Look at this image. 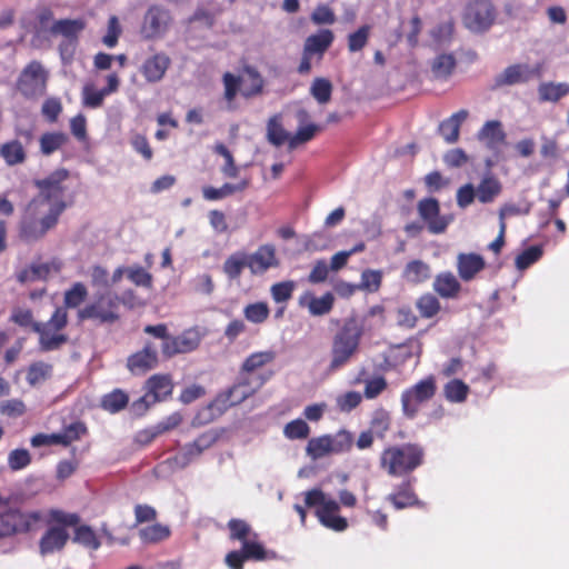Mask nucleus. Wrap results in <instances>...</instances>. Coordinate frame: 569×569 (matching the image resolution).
Returning a JSON list of instances; mask_svg holds the SVG:
<instances>
[{"instance_id":"obj_36","label":"nucleus","mask_w":569,"mask_h":569,"mask_svg":"<svg viewBox=\"0 0 569 569\" xmlns=\"http://www.w3.org/2000/svg\"><path fill=\"white\" fill-rule=\"evenodd\" d=\"M244 77H241V94L246 98L261 92L263 79L253 68H246Z\"/></svg>"},{"instance_id":"obj_33","label":"nucleus","mask_w":569,"mask_h":569,"mask_svg":"<svg viewBox=\"0 0 569 569\" xmlns=\"http://www.w3.org/2000/svg\"><path fill=\"white\" fill-rule=\"evenodd\" d=\"M501 183L492 176H486L476 188L477 198L481 203L492 202L501 192Z\"/></svg>"},{"instance_id":"obj_20","label":"nucleus","mask_w":569,"mask_h":569,"mask_svg":"<svg viewBox=\"0 0 569 569\" xmlns=\"http://www.w3.org/2000/svg\"><path fill=\"white\" fill-rule=\"evenodd\" d=\"M158 365L157 347L152 343H146L142 350L131 355L128 358L127 367L133 375H143L156 368Z\"/></svg>"},{"instance_id":"obj_55","label":"nucleus","mask_w":569,"mask_h":569,"mask_svg":"<svg viewBox=\"0 0 569 569\" xmlns=\"http://www.w3.org/2000/svg\"><path fill=\"white\" fill-rule=\"evenodd\" d=\"M370 30L371 27L365 24L348 36V49L350 52H357L365 48L370 36Z\"/></svg>"},{"instance_id":"obj_49","label":"nucleus","mask_w":569,"mask_h":569,"mask_svg":"<svg viewBox=\"0 0 569 569\" xmlns=\"http://www.w3.org/2000/svg\"><path fill=\"white\" fill-rule=\"evenodd\" d=\"M170 535V529L161 523H154L142 528L139 536L142 541L153 543L164 540Z\"/></svg>"},{"instance_id":"obj_40","label":"nucleus","mask_w":569,"mask_h":569,"mask_svg":"<svg viewBox=\"0 0 569 569\" xmlns=\"http://www.w3.org/2000/svg\"><path fill=\"white\" fill-rule=\"evenodd\" d=\"M276 358L273 350H264L251 353L242 363L243 372H253L254 370L272 362Z\"/></svg>"},{"instance_id":"obj_21","label":"nucleus","mask_w":569,"mask_h":569,"mask_svg":"<svg viewBox=\"0 0 569 569\" xmlns=\"http://www.w3.org/2000/svg\"><path fill=\"white\" fill-rule=\"evenodd\" d=\"M68 539L69 533L63 527L53 526L49 528L40 539V553L47 556L62 550Z\"/></svg>"},{"instance_id":"obj_28","label":"nucleus","mask_w":569,"mask_h":569,"mask_svg":"<svg viewBox=\"0 0 569 569\" xmlns=\"http://www.w3.org/2000/svg\"><path fill=\"white\" fill-rule=\"evenodd\" d=\"M249 186L248 179H242L238 183H224L220 188L203 187L202 194L206 200L217 201L227 198L236 192H241Z\"/></svg>"},{"instance_id":"obj_46","label":"nucleus","mask_w":569,"mask_h":569,"mask_svg":"<svg viewBox=\"0 0 569 569\" xmlns=\"http://www.w3.org/2000/svg\"><path fill=\"white\" fill-rule=\"evenodd\" d=\"M0 154L10 166L20 163L24 160L23 147L17 140L4 143L0 149Z\"/></svg>"},{"instance_id":"obj_61","label":"nucleus","mask_w":569,"mask_h":569,"mask_svg":"<svg viewBox=\"0 0 569 569\" xmlns=\"http://www.w3.org/2000/svg\"><path fill=\"white\" fill-rule=\"evenodd\" d=\"M542 256V250L538 246H532L526 249L516 258V267L518 270H525L532 263L538 261Z\"/></svg>"},{"instance_id":"obj_9","label":"nucleus","mask_w":569,"mask_h":569,"mask_svg":"<svg viewBox=\"0 0 569 569\" xmlns=\"http://www.w3.org/2000/svg\"><path fill=\"white\" fill-rule=\"evenodd\" d=\"M436 393V383L432 377L420 380L411 388L406 389L401 395V407L403 415L413 419L420 406L430 400Z\"/></svg>"},{"instance_id":"obj_14","label":"nucleus","mask_w":569,"mask_h":569,"mask_svg":"<svg viewBox=\"0 0 569 569\" xmlns=\"http://www.w3.org/2000/svg\"><path fill=\"white\" fill-rule=\"evenodd\" d=\"M419 217L425 221L432 234L443 233L453 220V217L440 214V206L435 198H425L417 206Z\"/></svg>"},{"instance_id":"obj_11","label":"nucleus","mask_w":569,"mask_h":569,"mask_svg":"<svg viewBox=\"0 0 569 569\" xmlns=\"http://www.w3.org/2000/svg\"><path fill=\"white\" fill-rule=\"evenodd\" d=\"M172 392V382L169 376L154 375L147 381V392L132 403V410L142 415L151 405L164 400Z\"/></svg>"},{"instance_id":"obj_48","label":"nucleus","mask_w":569,"mask_h":569,"mask_svg":"<svg viewBox=\"0 0 569 569\" xmlns=\"http://www.w3.org/2000/svg\"><path fill=\"white\" fill-rule=\"evenodd\" d=\"M88 290L81 282H76L64 292L63 308H78L87 298Z\"/></svg>"},{"instance_id":"obj_56","label":"nucleus","mask_w":569,"mask_h":569,"mask_svg":"<svg viewBox=\"0 0 569 569\" xmlns=\"http://www.w3.org/2000/svg\"><path fill=\"white\" fill-rule=\"evenodd\" d=\"M417 308L422 317L432 318L439 312L440 303L433 295L427 293L418 299Z\"/></svg>"},{"instance_id":"obj_1","label":"nucleus","mask_w":569,"mask_h":569,"mask_svg":"<svg viewBox=\"0 0 569 569\" xmlns=\"http://www.w3.org/2000/svg\"><path fill=\"white\" fill-rule=\"evenodd\" d=\"M61 216V207L51 209L40 200H31L19 222V236L27 242L42 239L47 232L53 229Z\"/></svg>"},{"instance_id":"obj_60","label":"nucleus","mask_w":569,"mask_h":569,"mask_svg":"<svg viewBox=\"0 0 569 569\" xmlns=\"http://www.w3.org/2000/svg\"><path fill=\"white\" fill-rule=\"evenodd\" d=\"M283 433L289 439H305L310 433L308 423L302 419H296L287 423Z\"/></svg>"},{"instance_id":"obj_35","label":"nucleus","mask_w":569,"mask_h":569,"mask_svg":"<svg viewBox=\"0 0 569 569\" xmlns=\"http://www.w3.org/2000/svg\"><path fill=\"white\" fill-rule=\"evenodd\" d=\"M261 386L258 383L256 387H252L248 379L241 378L236 385H233L227 395V401L230 406H236L241 403L243 400L249 398L251 395L256 392V390Z\"/></svg>"},{"instance_id":"obj_6","label":"nucleus","mask_w":569,"mask_h":569,"mask_svg":"<svg viewBox=\"0 0 569 569\" xmlns=\"http://www.w3.org/2000/svg\"><path fill=\"white\" fill-rule=\"evenodd\" d=\"M353 443V436L346 429L335 435H323L311 438L306 447L307 456L318 460L329 455H339L349 451Z\"/></svg>"},{"instance_id":"obj_62","label":"nucleus","mask_w":569,"mask_h":569,"mask_svg":"<svg viewBox=\"0 0 569 569\" xmlns=\"http://www.w3.org/2000/svg\"><path fill=\"white\" fill-rule=\"evenodd\" d=\"M30 462L31 457L27 449H14L8 456V466L13 471L24 469Z\"/></svg>"},{"instance_id":"obj_12","label":"nucleus","mask_w":569,"mask_h":569,"mask_svg":"<svg viewBox=\"0 0 569 569\" xmlns=\"http://www.w3.org/2000/svg\"><path fill=\"white\" fill-rule=\"evenodd\" d=\"M218 440V435L213 431H208L200 435L193 442L184 445L180 452L166 462L173 469H184L193 460L202 455V452L211 448Z\"/></svg>"},{"instance_id":"obj_25","label":"nucleus","mask_w":569,"mask_h":569,"mask_svg":"<svg viewBox=\"0 0 569 569\" xmlns=\"http://www.w3.org/2000/svg\"><path fill=\"white\" fill-rule=\"evenodd\" d=\"M485 261L481 256L476 253H460L457 259V268L462 280L469 281L482 270Z\"/></svg>"},{"instance_id":"obj_53","label":"nucleus","mask_w":569,"mask_h":569,"mask_svg":"<svg viewBox=\"0 0 569 569\" xmlns=\"http://www.w3.org/2000/svg\"><path fill=\"white\" fill-rule=\"evenodd\" d=\"M73 541L93 550L100 547V541L89 526H80L74 531Z\"/></svg>"},{"instance_id":"obj_27","label":"nucleus","mask_w":569,"mask_h":569,"mask_svg":"<svg viewBox=\"0 0 569 569\" xmlns=\"http://www.w3.org/2000/svg\"><path fill=\"white\" fill-rule=\"evenodd\" d=\"M83 29L84 22L81 19H61L52 23L50 32L54 36H62L64 40H78V34Z\"/></svg>"},{"instance_id":"obj_17","label":"nucleus","mask_w":569,"mask_h":569,"mask_svg":"<svg viewBox=\"0 0 569 569\" xmlns=\"http://www.w3.org/2000/svg\"><path fill=\"white\" fill-rule=\"evenodd\" d=\"M201 339L202 333L198 328L187 329L179 336H171L166 343H162V353L166 357H172L177 353L191 352L198 348Z\"/></svg>"},{"instance_id":"obj_2","label":"nucleus","mask_w":569,"mask_h":569,"mask_svg":"<svg viewBox=\"0 0 569 569\" xmlns=\"http://www.w3.org/2000/svg\"><path fill=\"white\" fill-rule=\"evenodd\" d=\"M361 337L362 328L355 319L345 321L332 338L328 366L330 372H336L351 362L358 353Z\"/></svg>"},{"instance_id":"obj_5","label":"nucleus","mask_w":569,"mask_h":569,"mask_svg":"<svg viewBox=\"0 0 569 569\" xmlns=\"http://www.w3.org/2000/svg\"><path fill=\"white\" fill-rule=\"evenodd\" d=\"M307 507H317L316 515L319 521L327 528L335 531H345L348 527L346 518L338 516L339 503L320 489H311L305 492Z\"/></svg>"},{"instance_id":"obj_7","label":"nucleus","mask_w":569,"mask_h":569,"mask_svg":"<svg viewBox=\"0 0 569 569\" xmlns=\"http://www.w3.org/2000/svg\"><path fill=\"white\" fill-rule=\"evenodd\" d=\"M49 73L39 61H31L21 71L18 91L27 99H38L46 93Z\"/></svg>"},{"instance_id":"obj_8","label":"nucleus","mask_w":569,"mask_h":569,"mask_svg":"<svg viewBox=\"0 0 569 569\" xmlns=\"http://www.w3.org/2000/svg\"><path fill=\"white\" fill-rule=\"evenodd\" d=\"M119 298L111 292L102 293L96 301L79 309V320L93 319L101 323L114 322L118 318Z\"/></svg>"},{"instance_id":"obj_34","label":"nucleus","mask_w":569,"mask_h":569,"mask_svg":"<svg viewBox=\"0 0 569 569\" xmlns=\"http://www.w3.org/2000/svg\"><path fill=\"white\" fill-rule=\"evenodd\" d=\"M58 271L59 264L56 262L37 263L21 271L18 274V279L20 282L33 281L37 279H47L52 272L57 273Z\"/></svg>"},{"instance_id":"obj_44","label":"nucleus","mask_w":569,"mask_h":569,"mask_svg":"<svg viewBox=\"0 0 569 569\" xmlns=\"http://www.w3.org/2000/svg\"><path fill=\"white\" fill-rule=\"evenodd\" d=\"M445 396L450 402H463L468 396L469 387L462 380L453 379L445 386Z\"/></svg>"},{"instance_id":"obj_24","label":"nucleus","mask_w":569,"mask_h":569,"mask_svg":"<svg viewBox=\"0 0 569 569\" xmlns=\"http://www.w3.org/2000/svg\"><path fill=\"white\" fill-rule=\"evenodd\" d=\"M33 331L39 333V343L42 350L51 351L59 349L67 342L68 337L58 330L46 328L42 322L33 323Z\"/></svg>"},{"instance_id":"obj_39","label":"nucleus","mask_w":569,"mask_h":569,"mask_svg":"<svg viewBox=\"0 0 569 569\" xmlns=\"http://www.w3.org/2000/svg\"><path fill=\"white\" fill-rule=\"evenodd\" d=\"M267 138L273 146H281L286 141L289 142L291 136L282 128L280 116H273L269 119L267 124Z\"/></svg>"},{"instance_id":"obj_31","label":"nucleus","mask_w":569,"mask_h":569,"mask_svg":"<svg viewBox=\"0 0 569 569\" xmlns=\"http://www.w3.org/2000/svg\"><path fill=\"white\" fill-rule=\"evenodd\" d=\"M433 289L442 298H455L460 291V283L451 272H442L436 277Z\"/></svg>"},{"instance_id":"obj_58","label":"nucleus","mask_w":569,"mask_h":569,"mask_svg":"<svg viewBox=\"0 0 569 569\" xmlns=\"http://www.w3.org/2000/svg\"><path fill=\"white\" fill-rule=\"evenodd\" d=\"M52 367L46 362H36L30 366L27 375V380L30 385L34 386L46 380L51 376Z\"/></svg>"},{"instance_id":"obj_45","label":"nucleus","mask_w":569,"mask_h":569,"mask_svg":"<svg viewBox=\"0 0 569 569\" xmlns=\"http://www.w3.org/2000/svg\"><path fill=\"white\" fill-rule=\"evenodd\" d=\"M228 528L230 530V538L241 541V545L252 537L257 538V533L253 532L251 527L241 519H231L228 522Z\"/></svg>"},{"instance_id":"obj_51","label":"nucleus","mask_w":569,"mask_h":569,"mask_svg":"<svg viewBox=\"0 0 569 569\" xmlns=\"http://www.w3.org/2000/svg\"><path fill=\"white\" fill-rule=\"evenodd\" d=\"M332 84L328 79L316 78L310 87L311 96L321 104L331 98Z\"/></svg>"},{"instance_id":"obj_22","label":"nucleus","mask_w":569,"mask_h":569,"mask_svg":"<svg viewBox=\"0 0 569 569\" xmlns=\"http://www.w3.org/2000/svg\"><path fill=\"white\" fill-rule=\"evenodd\" d=\"M170 58L166 53H156L141 66V73L148 82H159L170 66Z\"/></svg>"},{"instance_id":"obj_15","label":"nucleus","mask_w":569,"mask_h":569,"mask_svg":"<svg viewBox=\"0 0 569 569\" xmlns=\"http://www.w3.org/2000/svg\"><path fill=\"white\" fill-rule=\"evenodd\" d=\"M171 21L169 10L160 6H152L143 17L141 33L146 39L161 38L168 31Z\"/></svg>"},{"instance_id":"obj_37","label":"nucleus","mask_w":569,"mask_h":569,"mask_svg":"<svg viewBox=\"0 0 569 569\" xmlns=\"http://www.w3.org/2000/svg\"><path fill=\"white\" fill-rule=\"evenodd\" d=\"M430 277V268L421 260H413L407 263L403 270V278L412 283L423 282Z\"/></svg>"},{"instance_id":"obj_47","label":"nucleus","mask_w":569,"mask_h":569,"mask_svg":"<svg viewBox=\"0 0 569 569\" xmlns=\"http://www.w3.org/2000/svg\"><path fill=\"white\" fill-rule=\"evenodd\" d=\"M456 66V59L452 54H439L435 58L431 70L436 78H447Z\"/></svg>"},{"instance_id":"obj_52","label":"nucleus","mask_w":569,"mask_h":569,"mask_svg":"<svg viewBox=\"0 0 569 569\" xmlns=\"http://www.w3.org/2000/svg\"><path fill=\"white\" fill-rule=\"evenodd\" d=\"M86 432V427L81 422H73L63 428L62 431L57 432V443L68 446L72 441L78 440L81 435Z\"/></svg>"},{"instance_id":"obj_64","label":"nucleus","mask_w":569,"mask_h":569,"mask_svg":"<svg viewBox=\"0 0 569 569\" xmlns=\"http://www.w3.org/2000/svg\"><path fill=\"white\" fill-rule=\"evenodd\" d=\"M61 111V101L56 97L46 99L41 107V113L49 122H56Z\"/></svg>"},{"instance_id":"obj_19","label":"nucleus","mask_w":569,"mask_h":569,"mask_svg":"<svg viewBox=\"0 0 569 569\" xmlns=\"http://www.w3.org/2000/svg\"><path fill=\"white\" fill-rule=\"evenodd\" d=\"M540 67H531L525 63H518L507 67L501 73L495 78L497 87L512 86L527 82L535 76H539Z\"/></svg>"},{"instance_id":"obj_54","label":"nucleus","mask_w":569,"mask_h":569,"mask_svg":"<svg viewBox=\"0 0 569 569\" xmlns=\"http://www.w3.org/2000/svg\"><path fill=\"white\" fill-rule=\"evenodd\" d=\"M269 313L270 310L266 302L250 303L243 309L246 319L252 323H262Z\"/></svg>"},{"instance_id":"obj_32","label":"nucleus","mask_w":569,"mask_h":569,"mask_svg":"<svg viewBox=\"0 0 569 569\" xmlns=\"http://www.w3.org/2000/svg\"><path fill=\"white\" fill-rule=\"evenodd\" d=\"M506 134L501 123L497 120L487 121L478 132V139L486 142L489 148H495L505 141Z\"/></svg>"},{"instance_id":"obj_16","label":"nucleus","mask_w":569,"mask_h":569,"mask_svg":"<svg viewBox=\"0 0 569 569\" xmlns=\"http://www.w3.org/2000/svg\"><path fill=\"white\" fill-rule=\"evenodd\" d=\"M274 552H268L263 546L257 540L251 538L242 543L240 551L234 550L226 556V563L230 569H243V561L247 559L264 560L274 559Z\"/></svg>"},{"instance_id":"obj_63","label":"nucleus","mask_w":569,"mask_h":569,"mask_svg":"<svg viewBox=\"0 0 569 569\" xmlns=\"http://www.w3.org/2000/svg\"><path fill=\"white\" fill-rule=\"evenodd\" d=\"M295 282L293 281H282L271 286L270 292L272 299L277 302H286L288 301L293 292Z\"/></svg>"},{"instance_id":"obj_50","label":"nucleus","mask_w":569,"mask_h":569,"mask_svg":"<svg viewBox=\"0 0 569 569\" xmlns=\"http://www.w3.org/2000/svg\"><path fill=\"white\" fill-rule=\"evenodd\" d=\"M128 403V396L121 390H114L102 398L101 406L109 412H118Z\"/></svg>"},{"instance_id":"obj_13","label":"nucleus","mask_w":569,"mask_h":569,"mask_svg":"<svg viewBox=\"0 0 569 569\" xmlns=\"http://www.w3.org/2000/svg\"><path fill=\"white\" fill-rule=\"evenodd\" d=\"M495 20V9L490 0H472L466 8L465 26L472 32H483Z\"/></svg>"},{"instance_id":"obj_41","label":"nucleus","mask_w":569,"mask_h":569,"mask_svg":"<svg viewBox=\"0 0 569 569\" xmlns=\"http://www.w3.org/2000/svg\"><path fill=\"white\" fill-rule=\"evenodd\" d=\"M300 243L306 251H321L329 247L330 237L326 231H317L309 236H303Z\"/></svg>"},{"instance_id":"obj_57","label":"nucleus","mask_w":569,"mask_h":569,"mask_svg":"<svg viewBox=\"0 0 569 569\" xmlns=\"http://www.w3.org/2000/svg\"><path fill=\"white\" fill-rule=\"evenodd\" d=\"M319 130V127L313 123H309L306 126H300L295 136H291L289 139V149L293 150L299 144L310 141L316 132Z\"/></svg>"},{"instance_id":"obj_42","label":"nucleus","mask_w":569,"mask_h":569,"mask_svg":"<svg viewBox=\"0 0 569 569\" xmlns=\"http://www.w3.org/2000/svg\"><path fill=\"white\" fill-rule=\"evenodd\" d=\"M388 500L391 501L397 509H403L419 503L409 483L402 485L397 492L389 495Z\"/></svg>"},{"instance_id":"obj_59","label":"nucleus","mask_w":569,"mask_h":569,"mask_svg":"<svg viewBox=\"0 0 569 569\" xmlns=\"http://www.w3.org/2000/svg\"><path fill=\"white\" fill-rule=\"evenodd\" d=\"M214 151L224 158V164L221 167V172L229 178H236L239 173V168L236 166L231 152L222 143L214 147Z\"/></svg>"},{"instance_id":"obj_26","label":"nucleus","mask_w":569,"mask_h":569,"mask_svg":"<svg viewBox=\"0 0 569 569\" xmlns=\"http://www.w3.org/2000/svg\"><path fill=\"white\" fill-rule=\"evenodd\" d=\"M468 114L467 110L461 109L440 123L439 132L446 142L453 143L458 140L460 126L468 118Z\"/></svg>"},{"instance_id":"obj_29","label":"nucleus","mask_w":569,"mask_h":569,"mask_svg":"<svg viewBox=\"0 0 569 569\" xmlns=\"http://www.w3.org/2000/svg\"><path fill=\"white\" fill-rule=\"evenodd\" d=\"M333 41V33L328 29H322L316 34H311L306 39L303 50L307 54L322 53L331 46Z\"/></svg>"},{"instance_id":"obj_10","label":"nucleus","mask_w":569,"mask_h":569,"mask_svg":"<svg viewBox=\"0 0 569 569\" xmlns=\"http://www.w3.org/2000/svg\"><path fill=\"white\" fill-rule=\"evenodd\" d=\"M41 511L33 510L22 512L18 509H10L0 515V538L14 532H26L42 521Z\"/></svg>"},{"instance_id":"obj_30","label":"nucleus","mask_w":569,"mask_h":569,"mask_svg":"<svg viewBox=\"0 0 569 569\" xmlns=\"http://www.w3.org/2000/svg\"><path fill=\"white\" fill-rule=\"evenodd\" d=\"M569 93L567 82H542L538 87L539 100L543 102H557Z\"/></svg>"},{"instance_id":"obj_43","label":"nucleus","mask_w":569,"mask_h":569,"mask_svg":"<svg viewBox=\"0 0 569 569\" xmlns=\"http://www.w3.org/2000/svg\"><path fill=\"white\" fill-rule=\"evenodd\" d=\"M244 268H247V258L243 252L231 254L223 263V272L231 280L238 279Z\"/></svg>"},{"instance_id":"obj_3","label":"nucleus","mask_w":569,"mask_h":569,"mask_svg":"<svg viewBox=\"0 0 569 569\" xmlns=\"http://www.w3.org/2000/svg\"><path fill=\"white\" fill-rule=\"evenodd\" d=\"M39 194L33 200H40L51 209L61 207V213L72 203L69 194V172L58 169L44 179L36 180Z\"/></svg>"},{"instance_id":"obj_23","label":"nucleus","mask_w":569,"mask_h":569,"mask_svg":"<svg viewBox=\"0 0 569 569\" xmlns=\"http://www.w3.org/2000/svg\"><path fill=\"white\" fill-rule=\"evenodd\" d=\"M335 302V297L331 292H327L321 297H315L311 292H305L300 299L299 305L307 308L312 316H323L331 311Z\"/></svg>"},{"instance_id":"obj_18","label":"nucleus","mask_w":569,"mask_h":569,"mask_svg":"<svg viewBox=\"0 0 569 569\" xmlns=\"http://www.w3.org/2000/svg\"><path fill=\"white\" fill-rule=\"evenodd\" d=\"M246 258L247 268L253 276H261L279 263L272 244L260 246L254 252L246 253Z\"/></svg>"},{"instance_id":"obj_4","label":"nucleus","mask_w":569,"mask_h":569,"mask_svg":"<svg viewBox=\"0 0 569 569\" xmlns=\"http://www.w3.org/2000/svg\"><path fill=\"white\" fill-rule=\"evenodd\" d=\"M423 449L418 445L407 443L386 449L381 455V466L392 476L411 472L422 463Z\"/></svg>"},{"instance_id":"obj_38","label":"nucleus","mask_w":569,"mask_h":569,"mask_svg":"<svg viewBox=\"0 0 569 569\" xmlns=\"http://www.w3.org/2000/svg\"><path fill=\"white\" fill-rule=\"evenodd\" d=\"M68 141L63 132H46L40 138V150L44 156H50L59 150Z\"/></svg>"}]
</instances>
